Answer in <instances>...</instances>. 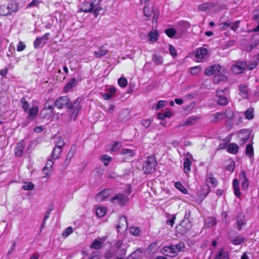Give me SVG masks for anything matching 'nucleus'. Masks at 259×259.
Returning <instances> with one entry per match:
<instances>
[{"label":"nucleus","mask_w":259,"mask_h":259,"mask_svg":"<svg viewBox=\"0 0 259 259\" xmlns=\"http://www.w3.org/2000/svg\"><path fill=\"white\" fill-rule=\"evenodd\" d=\"M81 99L77 98L72 103L70 101L67 96H62L58 98L55 102V106L59 109L62 108L64 106H66L69 109L73 110V113H75V118L77 117L79 111L81 109L79 105Z\"/></svg>","instance_id":"obj_1"},{"label":"nucleus","mask_w":259,"mask_h":259,"mask_svg":"<svg viewBox=\"0 0 259 259\" xmlns=\"http://www.w3.org/2000/svg\"><path fill=\"white\" fill-rule=\"evenodd\" d=\"M101 0H93L92 2H84L80 8L82 12L85 13L93 12V14L95 17H97L99 14L100 11L102 9L100 7Z\"/></svg>","instance_id":"obj_2"},{"label":"nucleus","mask_w":259,"mask_h":259,"mask_svg":"<svg viewBox=\"0 0 259 259\" xmlns=\"http://www.w3.org/2000/svg\"><path fill=\"white\" fill-rule=\"evenodd\" d=\"M157 165L156 160L153 156H148L144 161L143 169L145 174H149L153 172Z\"/></svg>","instance_id":"obj_3"},{"label":"nucleus","mask_w":259,"mask_h":259,"mask_svg":"<svg viewBox=\"0 0 259 259\" xmlns=\"http://www.w3.org/2000/svg\"><path fill=\"white\" fill-rule=\"evenodd\" d=\"M229 94V90L227 88L224 90H217L216 92V97L217 98V103L221 106H225L228 103L227 95Z\"/></svg>","instance_id":"obj_4"},{"label":"nucleus","mask_w":259,"mask_h":259,"mask_svg":"<svg viewBox=\"0 0 259 259\" xmlns=\"http://www.w3.org/2000/svg\"><path fill=\"white\" fill-rule=\"evenodd\" d=\"M145 6L143 9V13L145 17L147 18V20L149 19L150 17L152 14L153 15V21H155L157 22L158 16L154 11L153 5L152 3L148 2L144 3Z\"/></svg>","instance_id":"obj_5"},{"label":"nucleus","mask_w":259,"mask_h":259,"mask_svg":"<svg viewBox=\"0 0 259 259\" xmlns=\"http://www.w3.org/2000/svg\"><path fill=\"white\" fill-rule=\"evenodd\" d=\"M110 200L112 203L115 204L123 206L127 202L128 198L127 195L119 193L116 194L114 197H112Z\"/></svg>","instance_id":"obj_6"},{"label":"nucleus","mask_w":259,"mask_h":259,"mask_svg":"<svg viewBox=\"0 0 259 259\" xmlns=\"http://www.w3.org/2000/svg\"><path fill=\"white\" fill-rule=\"evenodd\" d=\"M247 67V64L244 61H239L231 67L232 71L235 74H240L243 72Z\"/></svg>","instance_id":"obj_7"},{"label":"nucleus","mask_w":259,"mask_h":259,"mask_svg":"<svg viewBox=\"0 0 259 259\" xmlns=\"http://www.w3.org/2000/svg\"><path fill=\"white\" fill-rule=\"evenodd\" d=\"M208 56V51L206 49L199 48L195 51V60L197 62L203 61Z\"/></svg>","instance_id":"obj_8"},{"label":"nucleus","mask_w":259,"mask_h":259,"mask_svg":"<svg viewBox=\"0 0 259 259\" xmlns=\"http://www.w3.org/2000/svg\"><path fill=\"white\" fill-rule=\"evenodd\" d=\"M191 228V223L190 221L185 222L183 220L180 225L177 227V232L181 234H185Z\"/></svg>","instance_id":"obj_9"},{"label":"nucleus","mask_w":259,"mask_h":259,"mask_svg":"<svg viewBox=\"0 0 259 259\" xmlns=\"http://www.w3.org/2000/svg\"><path fill=\"white\" fill-rule=\"evenodd\" d=\"M49 35L50 33H47L41 37H37L33 43L34 47L35 48H39L45 46L49 39Z\"/></svg>","instance_id":"obj_10"},{"label":"nucleus","mask_w":259,"mask_h":259,"mask_svg":"<svg viewBox=\"0 0 259 259\" xmlns=\"http://www.w3.org/2000/svg\"><path fill=\"white\" fill-rule=\"evenodd\" d=\"M111 190L105 189L97 195L96 199L98 201L102 202L106 200V198L111 194Z\"/></svg>","instance_id":"obj_11"},{"label":"nucleus","mask_w":259,"mask_h":259,"mask_svg":"<svg viewBox=\"0 0 259 259\" xmlns=\"http://www.w3.org/2000/svg\"><path fill=\"white\" fill-rule=\"evenodd\" d=\"M221 66L219 64H214L209 66L205 70V74L207 76H210L215 74L220 71Z\"/></svg>","instance_id":"obj_12"},{"label":"nucleus","mask_w":259,"mask_h":259,"mask_svg":"<svg viewBox=\"0 0 259 259\" xmlns=\"http://www.w3.org/2000/svg\"><path fill=\"white\" fill-rule=\"evenodd\" d=\"M250 133L247 130H242L240 133V144L244 145L249 140L250 137Z\"/></svg>","instance_id":"obj_13"},{"label":"nucleus","mask_w":259,"mask_h":259,"mask_svg":"<svg viewBox=\"0 0 259 259\" xmlns=\"http://www.w3.org/2000/svg\"><path fill=\"white\" fill-rule=\"evenodd\" d=\"M187 157L185 159L184 162V170L185 174H187L190 170L191 166V161L190 158H192V156L190 153L187 155Z\"/></svg>","instance_id":"obj_14"},{"label":"nucleus","mask_w":259,"mask_h":259,"mask_svg":"<svg viewBox=\"0 0 259 259\" xmlns=\"http://www.w3.org/2000/svg\"><path fill=\"white\" fill-rule=\"evenodd\" d=\"M77 83V81L75 78H71L69 82L64 87L63 91L65 93H68L71 91Z\"/></svg>","instance_id":"obj_15"},{"label":"nucleus","mask_w":259,"mask_h":259,"mask_svg":"<svg viewBox=\"0 0 259 259\" xmlns=\"http://www.w3.org/2000/svg\"><path fill=\"white\" fill-rule=\"evenodd\" d=\"M53 107L46 104L44 109L41 111V114L43 116L44 118H47L50 117V116L53 114Z\"/></svg>","instance_id":"obj_16"},{"label":"nucleus","mask_w":259,"mask_h":259,"mask_svg":"<svg viewBox=\"0 0 259 259\" xmlns=\"http://www.w3.org/2000/svg\"><path fill=\"white\" fill-rule=\"evenodd\" d=\"M24 147L25 144L23 141H20L18 143L15 149V155L18 157H21L23 155Z\"/></svg>","instance_id":"obj_17"},{"label":"nucleus","mask_w":259,"mask_h":259,"mask_svg":"<svg viewBox=\"0 0 259 259\" xmlns=\"http://www.w3.org/2000/svg\"><path fill=\"white\" fill-rule=\"evenodd\" d=\"M215 4L213 3H203L198 6V10L203 12L209 11L211 9L214 7Z\"/></svg>","instance_id":"obj_18"},{"label":"nucleus","mask_w":259,"mask_h":259,"mask_svg":"<svg viewBox=\"0 0 259 259\" xmlns=\"http://www.w3.org/2000/svg\"><path fill=\"white\" fill-rule=\"evenodd\" d=\"M108 50L103 46L99 48L97 51L94 52V55L96 58H101L108 53Z\"/></svg>","instance_id":"obj_19"},{"label":"nucleus","mask_w":259,"mask_h":259,"mask_svg":"<svg viewBox=\"0 0 259 259\" xmlns=\"http://www.w3.org/2000/svg\"><path fill=\"white\" fill-rule=\"evenodd\" d=\"M174 247V255H177L178 252L180 251H184L185 248V244L182 242H180L176 245H172Z\"/></svg>","instance_id":"obj_20"},{"label":"nucleus","mask_w":259,"mask_h":259,"mask_svg":"<svg viewBox=\"0 0 259 259\" xmlns=\"http://www.w3.org/2000/svg\"><path fill=\"white\" fill-rule=\"evenodd\" d=\"M240 95L243 98H247L248 96V89L245 84H242L239 86Z\"/></svg>","instance_id":"obj_21"},{"label":"nucleus","mask_w":259,"mask_h":259,"mask_svg":"<svg viewBox=\"0 0 259 259\" xmlns=\"http://www.w3.org/2000/svg\"><path fill=\"white\" fill-rule=\"evenodd\" d=\"M159 34L157 30H152L148 34V40L151 42H155L158 38Z\"/></svg>","instance_id":"obj_22"},{"label":"nucleus","mask_w":259,"mask_h":259,"mask_svg":"<svg viewBox=\"0 0 259 259\" xmlns=\"http://www.w3.org/2000/svg\"><path fill=\"white\" fill-rule=\"evenodd\" d=\"M239 183L238 180L236 179H234L233 182L234 192L235 195L237 197H239L241 195V192L239 189Z\"/></svg>","instance_id":"obj_23"},{"label":"nucleus","mask_w":259,"mask_h":259,"mask_svg":"<svg viewBox=\"0 0 259 259\" xmlns=\"http://www.w3.org/2000/svg\"><path fill=\"white\" fill-rule=\"evenodd\" d=\"M238 146L234 143H231L227 147V151L232 154H236L238 151Z\"/></svg>","instance_id":"obj_24"},{"label":"nucleus","mask_w":259,"mask_h":259,"mask_svg":"<svg viewBox=\"0 0 259 259\" xmlns=\"http://www.w3.org/2000/svg\"><path fill=\"white\" fill-rule=\"evenodd\" d=\"M245 154L249 158L252 157L254 155V150L252 143L248 144L245 149Z\"/></svg>","instance_id":"obj_25"},{"label":"nucleus","mask_w":259,"mask_h":259,"mask_svg":"<svg viewBox=\"0 0 259 259\" xmlns=\"http://www.w3.org/2000/svg\"><path fill=\"white\" fill-rule=\"evenodd\" d=\"M62 152V149L58 147H54L51 154V157L53 159H58Z\"/></svg>","instance_id":"obj_26"},{"label":"nucleus","mask_w":259,"mask_h":259,"mask_svg":"<svg viewBox=\"0 0 259 259\" xmlns=\"http://www.w3.org/2000/svg\"><path fill=\"white\" fill-rule=\"evenodd\" d=\"M117 229L118 230L121 228H125V229L127 227L126 218L124 217H122L119 219V223L116 226Z\"/></svg>","instance_id":"obj_27"},{"label":"nucleus","mask_w":259,"mask_h":259,"mask_svg":"<svg viewBox=\"0 0 259 259\" xmlns=\"http://www.w3.org/2000/svg\"><path fill=\"white\" fill-rule=\"evenodd\" d=\"M174 247H172V245L169 246L164 247L160 251V252L164 254L165 253H168L169 254H172L170 255L171 256H175L174 255Z\"/></svg>","instance_id":"obj_28"},{"label":"nucleus","mask_w":259,"mask_h":259,"mask_svg":"<svg viewBox=\"0 0 259 259\" xmlns=\"http://www.w3.org/2000/svg\"><path fill=\"white\" fill-rule=\"evenodd\" d=\"M245 238L241 236H236L231 238V243L234 245H239L243 243Z\"/></svg>","instance_id":"obj_29"},{"label":"nucleus","mask_w":259,"mask_h":259,"mask_svg":"<svg viewBox=\"0 0 259 259\" xmlns=\"http://www.w3.org/2000/svg\"><path fill=\"white\" fill-rule=\"evenodd\" d=\"M38 111V109L37 107H33L30 109L28 112V117L29 118H34L36 116Z\"/></svg>","instance_id":"obj_30"},{"label":"nucleus","mask_w":259,"mask_h":259,"mask_svg":"<svg viewBox=\"0 0 259 259\" xmlns=\"http://www.w3.org/2000/svg\"><path fill=\"white\" fill-rule=\"evenodd\" d=\"M214 117L213 122H217L218 120H222L225 118V114L222 112H217L212 115Z\"/></svg>","instance_id":"obj_31"},{"label":"nucleus","mask_w":259,"mask_h":259,"mask_svg":"<svg viewBox=\"0 0 259 259\" xmlns=\"http://www.w3.org/2000/svg\"><path fill=\"white\" fill-rule=\"evenodd\" d=\"M206 182L211 184L212 186L215 187L217 185V180L212 177V175L209 174L207 175L206 178Z\"/></svg>","instance_id":"obj_32"},{"label":"nucleus","mask_w":259,"mask_h":259,"mask_svg":"<svg viewBox=\"0 0 259 259\" xmlns=\"http://www.w3.org/2000/svg\"><path fill=\"white\" fill-rule=\"evenodd\" d=\"M6 7L7 10L9 11V14H11L12 12H14L17 11L18 9V7L15 3H10Z\"/></svg>","instance_id":"obj_33"},{"label":"nucleus","mask_w":259,"mask_h":259,"mask_svg":"<svg viewBox=\"0 0 259 259\" xmlns=\"http://www.w3.org/2000/svg\"><path fill=\"white\" fill-rule=\"evenodd\" d=\"M244 115L246 119H252L254 117L253 109L249 108L245 112Z\"/></svg>","instance_id":"obj_34"},{"label":"nucleus","mask_w":259,"mask_h":259,"mask_svg":"<svg viewBox=\"0 0 259 259\" xmlns=\"http://www.w3.org/2000/svg\"><path fill=\"white\" fill-rule=\"evenodd\" d=\"M120 153L122 155H127L131 157H133L135 155L134 151L128 149H122Z\"/></svg>","instance_id":"obj_35"},{"label":"nucleus","mask_w":259,"mask_h":259,"mask_svg":"<svg viewBox=\"0 0 259 259\" xmlns=\"http://www.w3.org/2000/svg\"><path fill=\"white\" fill-rule=\"evenodd\" d=\"M33 184L30 182H26L22 186V189L24 190H32L34 189Z\"/></svg>","instance_id":"obj_36"},{"label":"nucleus","mask_w":259,"mask_h":259,"mask_svg":"<svg viewBox=\"0 0 259 259\" xmlns=\"http://www.w3.org/2000/svg\"><path fill=\"white\" fill-rule=\"evenodd\" d=\"M20 102L22 105V108L23 109L24 111L25 112H27L29 107V104L28 102L24 97L21 99Z\"/></svg>","instance_id":"obj_37"},{"label":"nucleus","mask_w":259,"mask_h":259,"mask_svg":"<svg viewBox=\"0 0 259 259\" xmlns=\"http://www.w3.org/2000/svg\"><path fill=\"white\" fill-rule=\"evenodd\" d=\"M106 210L105 207H99L96 210V214L99 217H102L105 214Z\"/></svg>","instance_id":"obj_38"},{"label":"nucleus","mask_w":259,"mask_h":259,"mask_svg":"<svg viewBox=\"0 0 259 259\" xmlns=\"http://www.w3.org/2000/svg\"><path fill=\"white\" fill-rule=\"evenodd\" d=\"M152 59L153 62L156 65H160L162 62V58L161 56L157 55H153Z\"/></svg>","instance_id":"obj_39"},{"label":"nucleus","mask_w":259,"mask_h":259,"mask_svg":"<svg viewBox=\"0 0 259 259\" xmlns=\"http://www.w3.org/2000/svg\"><path fill=\"white\" fill-rule=\"evenodd\" d=\"M175 187L177 189L180 190L181 192H182L184 194H186L187 192V190L184 188L182 184L179 182H177L175 183Z\"/></svg>","instance_id":"obj_40"},{"label":"nucleus","mask_w":259,"mask_h":259,"mask_svg":"<svg viewBox=\"0 0 259 259\" xmlns=\"http://www.w3.org/2000/svg\"><path fill=\"white\" fill-rule=\"evenodd\" d=\"M118 83L121 87L124 88L127 85V81L125 78L120 77L118 80Z\"/></svg>","instance_id":"obj_41"},{"label":"nucleus","mask_w":259,"mask_h":259,"mask_svg":"<svg viewBox=\"0 0 259 259\" xmlns=\"http://www.w3.org/2000/svg\"><path fill=\"white\" fill-rule=\"evenodd\" d=\"M165 33L169 37H172L176 33V31L174 28H168L165 30Z\"/></svg>","instance_id":"obj_42"},{"label":"nucleus","mask_w":259,"mask_h":259,"mask_svg":"<svg viewBox=\"0 0 259 259\" xmlns=\"http://www.w3.org/2000/svg\"><path fill=\"white\" fill-rule=\"evenodd\" d=\"M9 14V11L7 10L5 5L0 6V16H6Z\"/></svg>","instance_id":"obj_43"},{"label":"nucleus","mask_w":259,"mask_h":259,"mask_svg":"<svg viewBox=\"0 0 259 259\" xmlns=\"http://www.w3.org/2000/svg\"><path fill=\"white\" fill-rule=\"evenodd\" d=\"M245 224V222L243 219H238L235 224V227L238 230H240L242 229V227Z\"/></svg>","instance_id":"obj_44"},{"label":"nucleus","mask_w":259,"mask_h":259,"mask_svg":"<svg viewBox=\"0 0 259 259\" xmlns=\"http://www.w3.org/2000/svg\"><path fill=\"white\" fill-rule=\"evenodd\" d=\"M64 145V142L62 138L59 137L58 138V140L56 142V146L55 147H58L60 149L63 147Z\"/></svg>","instance_id":"obj_45"},{"label":"nucleus","mask_w":259,"mask_h":259,"mask_svg":"<svg viewBox=\"0 0 259 259\" xmlns=\"http://www.w3.org/2000/svg\"><path fill=\"white\" fill-rule=\"evenodd\" d=\"M224 113L225 114V118L232 119L234 117V113L230 108L227 109L225 113Z\"/></svg>","instance_id":"obj_46"},{"label":"nucleus","mask_w":259,"mask_h":259,"mask_svg":"<svg viewBox=\"0 0 259 259\" xmlns=\"http://www.w3.org/2000/svg\"><path fill=\"white\" fill-rule=\"evenodd\" d=\"M102 246V243L99 240H95L92 244L91 247L96 249H100Z\"/></svg>","instance_id":"obj_47"},{"label":"nucleus","mask_w":259,"mask_h":259,"mask_svg":"<svg viewBox=\"0 0 259 259\" xmlns=\"http://www.w3.org/2000/svg\"><path fill=\"white\" fill-rule=\"evenodd\" d=\"M73 230L72 227H69L63 231L62 235L63 237H66L73 232Z\"/></svg>","instance_id":"obj_48"},{"label":"nucleus","mask_w":259,"mask_h":259,"mask_svg":"<svg viewBox=\"0 0 259 259\" xmlns=\"http://www.w3.org/2000/svg\"><path fill=\"white\" fill-rule=\"evenodd\" d=\"M239 21H236L234 22L230 21L229 27L233 31H235L239 27Z\"/></svg>","instance_id":"obj_49"},{"label":"nucleus","mask_w":259,"mask_h":259,"mask_svg":"<svg viewBox=\"0 0 259 259\" xmlns=\"http://www.w3.org/2000/svg\"><path fill=\"white\" fill-rule=\"evenodd\" d=\"M216 224V221L214 218H208L206 222V226L208 228L212 227Z\"/></svg>","instance_id":"obj_50"},{"label":"nucleus","mask_w":259,"mask_h":259,"mask_svg":"<svg viewBox=\"0 0 259 259\" xmlns=\"http://www.w3.org/2000/svg\"><path fill=\"white\" fill-rule=\"evenodd\" d=\"M101 160L104 163V165L106 166L108 164L109 161L111 160V157L104 155L101 156Z\"/></svg>","instance_id":"obj_51"},{"label":"nucleus","mask_w":259,"mask_h":259,"mask_svg":"<svg viewBox=\"0 0 259 259\" xmlns=\"http://www.w3.org/2000/svg\"><path fill=\"white\" fill-rule=\"evenodd\" d=\"M175 219L176 217L175 215L169 214V220L166 221V224L172 227L174 224Z\"/></svg>","instance_id":"obj_52"},{"label":"nucleus","mask_w":259,"mask_h":259,"mask_svg":"<svg viewBox=\"0 0 259 259\" xmlns=\"http://www.w3.org/2000/svg\"><path fill=\"white\" fill-rule=\"evenodd\" d=\"M201 71V67L199 66L193 67L191 68V73L193 75L198 74Z\"/></svg>","instance_id":"obj_53"},{"label":"nucleus","mask_w":259,"mask_h":259,"mask_svg":"<svg viewBox=\"0 0 259 259\" xmlns=\"http://www.w3.org/2000/svg\"><path fill=\"white\" fill-rule=\"evenodd\" d=\"M74 154V150H72V148L70 149V150L69 151L67 158L65 160V162H67V163H69V161L71 160V159L73 157V155Z\"/></svg>","instance_id":"obj_54"},{"label":"nucleus","mask_w":259,"mask_h":259,"mask_svg":"<svg viewBox=\"0 0 259 259\" xmlns=\"http://www.w3.org/2000/svg\"><path fill=\"white\" fill-rule=\"evenodd\" d=\"M40 3V0H33L27 6V8L38 7V4Z\"/></svg>","instance_id":"obj_55"},{"label":"nucleus","mask_w":259,"mask_h":259,"mask_svg":"<svg viewBox=\"0 0 259 259\" xmlns=\"http://www.w3.org/2000/svg\"><path fill=\"white\" fill-rule=\"evenodd\" d=\"M25 45L22 41H20L17 46V50L18 52L22 51L25 49Z\"/></svg>","instance_id":"obj_56"},{"label":"nucleus","mask_w":259,"mask_h":259,"mask_svg":"<svg viewBox=\"0 0 259 259\" xmlns=\"http://www.w3.org/2000/svg\"><path fill=\"white\" fill-rule=\"evenodd\" d=\"M169 50L170 54L172 57H176L177 55V51L175 47H173L172 45H169Z\"/></svg>","instance_id":"obj_57"},{"label":"nucleus","mask_w":259,"mask_h":259,"mask_svg":"<svg viewBox=\"0 0 259 259\" xmlns=\"http://www.w3.org/2000/svg\"><path fill=\"white\" fill-rule=\"evenodd\" d=\"M121 145L120 143L118 142H114L112 145V148L111 149L113 151H116L119 149L120 148Z\"/></svg>","instance_id":"obj_58"},{"label":"nucleus","mask_w":259,"mask_h":259,"mask_svg":"<svg viewBox=\"0 0 259 259\" xmlns=\"http://www.w3.org/2000/svg\"><path fill=\"white\" fill-rule=\"evenodd\" d=\"M256 66H257L256 62L253 61V62L249 63V64H248V65H247V68H248V70H251L253 69L254 68H255V67Z\"/></svg>","instance_id":"obj_59"},{"label":"nucleus","mask_w":259,"mask_h":259,"mask_svg":"<svg viewBox=\"0 0 259 259\" xmlns=\"http://www.w3.org/2000/svg\"><path fill=\"white\" fill-rule=\"evenodd\" d=\"M247 179L246 172L243 170L241 171L239 176V181L242 182L243 181H245Z\"/></svg>","instance_id":"obj_60"},{"label":"nucleus","mask_w":259,"mask_h":259,"mask_svg":"<svg viewBox=\"0 0 259 259\" xmlns=\"http://www.w3.org/2000/svg\"><path fill=\"white\" fill-rule=\"evenodd\" d=\"M130 232L133 235L136 236L138 235L139 233V230L138 228L136 227H131L130 228Z\"/></svg>","instance_id":"obj_61"},{"label":"nucleus","mask_w":259,"mask_h":259,"mask_svg":"<svg viewBox=\"0 0 259 259\" xmlns=\"http://www.w3.org/2000/svg\"><path fill=\"white\" fill-rule=\"evenodd\" d=\"M229 25L230 21H227L226 22L221 23L220 26L222 29L225 30L229 27Z\"/></svg>","instance_id":"obj_62"},{"label":"nucleus","mask_w":259,"mask_h":259,"mask_svg":"<svg viewBox=\"0 0 259 259\" xmlns=\"http://www.w3.org/2000/svg\"><path fill=\"white\" fill-rule=\"evenodd\" d=\"M142 123L145 127H148L151 124V121L149 119L144 120L142 121Z\"/></svg>","instance_id":"obj_63"},{"label":"nucleus","mask_w":259,"mask_h":259,"mask_svg":"<svg viewBox=\"0 0 259 259\" xmlns=\"http://www.w3.org/2000/svg\"><path fill=\"white\" fill-rule=\"evenodd\" d=\"M222 254H223V249H220L214 259H222Z\"/></svg>","instance_id":"obj_64"}]
</instances>
